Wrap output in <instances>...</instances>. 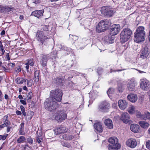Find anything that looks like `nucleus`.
Instances as JSON below:
<instances>
[{"label": "nucleus", "instance_id": "34", "mask_svg": "<svg viewBox=\"0 0 150 150\" xmlns=\"http://www.w3.org/2000/svg\"><path fill=\"white\" fill-rule=\"evenodd\" d=\"M25 138L23 136H20L17 139V142L18 143H23L25 142Z\"/></svg>", "mask_w": 150, "mask_h": 150}, {"label": "nucleus", "instance_id": "56", "mask_svg": "<svg viewBox=\"0 0 150 150\" xmlns=\"http://www.w3.org/2000/svg\"><path fill=\"white\" fill-rule=\"evenodd\" d=\"M125 70V69H118V70H114L113 69H111L110 70V73H112V72H116V71H121L122 70Z\"/></svg>", "mask_w": 150, "mask_h": 150}, {"label": "nucleus", "instance_id": "58", "mask_svg": "<svg viewBox=\"0 0 150 150\" xmlns=\"http://www.w3.org/2000/svg\"><path fill=\"white\" fill-rule=\"evenodd\" d=\"M3 95L2 94L1 91L0 90V100L1 101L3 99Z\"/></svg>", "mask_w": 150, "mask_h": 150}, {"label": "nucleus", "instance_id": "30", "mask_svg": "<svg viewBox=\"0 0 150 150\" xmlns=\"http://www.w3.org/2000/svg\"><path fill=\"white\" fill-rule=\"evenodd\" d=\"M147 119L150 120V113L149 112H145L142 117V120H145Z\"/></svg>", "mask_w": 150, "mask_h": 150}, {"label": "nucleus", "instance_id": "43", "mask_svg": "<svg viewBox=\"0 0 150 150\" xmlns=\"http://www.w3.org/2000/svg\"><path fill=\"white\" fill-rule=\"evenodd\" d=\"M33 95V93L32 92H29L27 95V97H28V102H29L30 101H30H28L29 100H30L32 98V96Z\"/></svg>", "mask_w": 150, "mask_h": 150}, {"label": "nucleus", "instance_id": "28", "mask_svg": "<svg viewBox=\"0 0 150 150\" xmlns=\"http://www.w3.org/2000/svg\"><path fill=\"white\" fill-rule=\"evenodd\" d=\"M138 85L136 80L134 78H132V91L134 90Z\"/></svg>", "mask_w": 150, "mask_h": 150}, {"label": "nucleus", "instance_id": "35", "mask_svg": "<svg viewBox=\"0 0 150 150\" xmlns=\"http://www.w3.org/2000/svg\"><path fill=\"white\" fill-rule=\"evenodd\" d=\"M21 146L22 150H31V149L30 147L27 144L21 145Z\"/></svg>", "mask_w": 150, "mask_h": 150}, {"label": "nucleus", "instance_id": "46", "mask_svg": "<svg viewBox=\"0 0 150 150\" xmlns=\"http://www.w3.org/2000/svg\"><path fill=\"white\" fill-rule=\"evenodd\" d=\"M42 141V139L41 136H38L37 137L36 139V142L39 143H40Z\"/></svg>", "mask_w": 150, "mask_h": 150}, {"label": "nucleus", "instance_id": "4", "mask_svg": "<svg viewBox=\"0 0 150 150\" xmlns=\"http://www.w3.org/2000/svg\"><path fill=\"white\" fill-rule=\"evenodd\" d=\"M56 102L51 98L47 99L44 103L45 108L50 111L55 110L58 107Z\"/></svg>", "mask_w": 150, "mask_h": 150}, {"label": "nucleus", "instance_id": "9", "mask_svg": "<svg viewBox=\"0 0 150 150\" xmlns=\"http://www.w3.org/2000/svg\"><path fill=\"white\" fill-rule=\"evenodd\" d=\"M67 117V115L62 111H58L55 119L58 122H62Z\"/></svg>", "mask_w": 150, "mask_h": 150}, {"label": "nucleus", "instance_id": "51", "mask_svg": "<svg viewBox=\"0 0 150 150\" xmlns=\"http://www.w3.org/2000/svg\"><path fill=\"white\" fill-rule=\"evenodd\" d=\"M118 88L120 92L122 91L123 89V87L121 84H119Z\"/></svg>", "mask_w": 150, "mask_h": 150}, {"label": "nucleus", "instance_id": "19", "mask_svg": "<svg viewBox=\"0 0 150 150\" xmlns=\"http://www.w3.org/2000/svg\"><path fill=\"white\" fill-rule=\"evenodd\" d=\"M139 124L142 128L146 129L150 125L147 122L144 121H140L139 122Z\"/></svg>", "mask_w": 150, "mask_h": 150}, {"label": "nucleus", "instance_id": "44", "mask_svg": "<svg viewBox=\"0 0 150 150\" xmlns=\"http://www.w3.org/2000/svg\"><path fill=\"white\" fill-rule=\"evenodd\" d=\"M126 144L129 147H131V139H129L127 141Z\"/></svg>", "mask_w": 150, "mask_h": 150}, {"label": "nucleus", "instance_id": "25", "mask_svg": "<svg viewBox=\"0 0 150 150\" xmlns=\"http://www.w3.org/2000/svg\"><path fill=\"white\" fill-rule=\"evenodd\" d=\"M40 72L39 71L36 70L34 72V81L38 82L39 81V79L40 77Z\"/></svg>", "mask_w": 150, "mask_h": 150}, {"label": "nucleus", "instance_id": "6", "mask_svg": "<svg viewBox=\"0 0 150 150\" xmlns=\"http://www.w3.org/2000/svg\"><path fill=\"white\" fill-rule=\"evenodd\" d=\"M50 98L56 101L60 102L63 95L62 91L59 88L51 91L50 92Z\"/></svg>", "mask_w": 150, "mask_h": 150}, {"label": "nucleus", "instance_id": "54", "mask_svg": "<svg viewBox=\"0 0 150 150\" xmlns=\"http://www.w3.org/2000/svg\"><path fill=\"white\" fill-rule=\"evenodd\" d=\"M8 136V134H5L3 135H0V137L1 138V139L2 140H4L6 139L7 137Z\"/></svg>", "mask_w": 150, "mask_h": 150}, {"label": "nucleus", "instance_id": "7", "mask_svg": "<svg viewBox=\"0 0 150 150\" xmlns=\"http://www.w3.org/2000/svg\"><path fill=\"white\" fill-rule=\"evenodd\" d=\"M131 30L128 28H125L121 32L120 34V39L122 43L128 41L130 37Z\"/></svg>", "mask_w": 150, "mask_h": 150}, {"label": "nucleus", "instance_id": "47", "mask_svg": "<svg viewBox=\"0 0 150 150\" xmlns=\"http://www.w3.org/2000/svg\"><path fill=\"white\" fill-rule=\"evenodd\" d=\"M59 46V48L62 50H64L66 51H67L68 50V48L64 45H60Z\"/></svg>", "mask_w": 150, "mask_h": 150}, {"label": "nucleus", "instance_id": "32", "mask_svg": "<svg viewBox=\"0 0 150 150\" xmlns=\"http://www.w3.org/2000/svg\"><path fill=\"white\" fill-rule=\"evenodd\" d=\"M24 125L23 122L21 123L20 124V127L19 131V134L20 135H23L25 134V133L24 132Z\"/></svg>", "mask_w": 150, "mask_h": 150}, {"label": "nucleus", "instance_id": "29", "mask_svg": "<svg viewBox=\"0 0 150 150\" xmlns=\"http://www.w3.org/2000/svg\"><path fill=\"white\" fill-rule=\"evenodd\" d=\"M89 97L90 98V100L89 101L90 104L92 103L93 101L94 100L95 98V94L93 92H91L89 93Z\"/></svg>", "mask_w": 150, "mask_h": 150}, {"label": "nucleus", "instance_id": "21", "mask_svg": "<svg viewBox=\"0 0 150 150\" xmlns=\"http://www.w3.org/2000/svg\"><path fill=\"white\" fill-rule=\"evenodd\" d=\"M111 35H110L105 36L103 38L104 41L109 44L113 43L114 42V40L113 38L111 36Z\"/></svg>", "mask_w": 150, "mask_h": 150}, {"label": "nucleus", "instance_id": "23", "mask_svg": "<svg viewBox=\"0 0 150 150\" xmlns=\"http://www.w3.org/2000/svg\"><path fill=\"white\" fill-rule=\"evenodd\" d=\"M140 130V127L139 125L136 124H132V132L138 133Z\"/></svg>", "mask_w": 150, "mask_h": 150}, {"label": "nucleus", "instance_id": "61", "mask_svg": "<svg viewBox=\"0 0 150 150\" xmlns=\"http://www.w3.org/2000/svg\"><path fill=\"white\" fill-rule=\"evenodd\" d=\"M127 99L129 101L131 102V94H129L127 97Z\"/></svg>", "mask_w": 150, "mask_h": 150}, {"label": "nucleus", "instance_id": "31", "mask_svg": "<svg viewBox=\"0 0 150 150\" xmlns=\"http://www.w3.org/2000/svg\"><path fill=\"white\" fill-rule=\"evenodd\" d=\"M63 79L59 77H57L54 78L53 79V82L57 84H59L62 82Z\"/></svg>", "mask_w": 150, "mask_h": 150}, {"label": "nucleus", "instance_id": "22", "mask_svg": "<svg viewBox=\"0 0 150 150\" xmlns=\"http://www.w3.org/2000/svg\"><path fill=\"white\" fill-rule=\"evenodd\" d=\"M149 55V52L148 49L146 47L144 48L142 51L141 54V57L142 58H146Z\"/></svg>", "mask_w": 150, "mask_h": 150}, {"label": "nucleus", "instance_id": "33", "mask_svg": "<svg viewBox=\"0 0 150 150\" xmlns=\"http://www.w3.org/2000/svg\"><path fill=\"white\" fill-rule=\"evenodd\" d=\"M16 83L19 84H22L23 82L26 81V79H25L23 78H18L16 80Z\"/></svg>", "mask_w": 150, "mask_h": 150}, {"label": "nucleus", "instance_id": "17", "mask_svg": "<svg viewBox=\"0 0 150 150\" xmlns=\"http://www.w3.org/2000/svg\"><path fill=\"white\" fill-rule=\"evenodd\" d=\"M118 105L121 109L124 110L127 106V103L125 100H120L118 102Z\"/></svg>", "mask_w": 150, "mask_h": 150}, {"label": "nucleus", "instance_id": "5", "mask_svg": "<svg viewBox=\"0 0 150 150\" xmlns=\"http://www.w3.org/2000/svg\"><path fill=\"white\" fill-rule=\"evenodd\" d=\"M118 139L116 138L111 137L109 139V144L108 146L109 150H117L121 147V145L118 143Z\"/></svg>", "mask_w": 150, "mask_h": 150}, {"label": "nucleus", "instance_id": "24", "mask_svg": "<svg viewBox=\"0 0 150 150\" xmlns=\"http://www.w3.org/2000/svg\"><path fill=\"white\" fill-rule=\"evenodd\" d=\"M48 57L47 55H44L40 61L41 65L44 67L46 66L47 62L48 59Z\"/></svg>", "mask_w": 150, "mask_h": 150}, {"label": "nucleus", "instance_id": "14", "mask_svg": "<svg viewBox=\"0 0 150 150\" xmlns=\"http://www.w3.org/2000/svg\"><path fill=\"white\" fill-rule=\"evenodd\" d=\"M43 10H36L32 13L31 15L38 18H40L43 16Z\"/></svg>", "mask_w": 150, "mask_h": 150}, {"label": "nucleus", "instance_id": "1", "mask_svg": "<svg viewBox=\"0 0 150 150\" xmlns=\"http://www.w3.org/2000/svg\"><path fill=\"white\" fill-rule=\"evenodd\" d=\"M49 26L47 25H42L40 30H38L36 34V39L42 47L43 45H46L47 42L50 38L48 32H45L43 31H47L49 30Z\"/></svg>", "mask_w": 150, "mask_h": 150}, {"label": "nucleus", "instance_id": "40", "mask_svg": "<svg viewBox=\"0 0 150 150\" xmlns=\"http://www.w3.org/2000/svg\"><path fill=\"white\" fill-rule=\"evenodd\" d=\"M137 145V142L135 139H132V148L135 147Z\"/></svg>", "mask_w": 150, "mask_h": 150}, {"label": "nucleus", "instance_id": "16", "mask_svg": "<svg viewBox=\"0 0 150 150\" xmlns=\"http://www.w3.org/2000/svg\"><path fill=\"white\" fill-rule=\"evenodd\" d=\"M94 127L95 129L98 132H102L103 128L101 122H98L95 123L94 125Z\"/></svg>", "mask_w": 150, "mask_h": 150}, {"label": "nucleus", "instance_id": "52", "mask_svg": "<svg viewBox=\"0 0 150 150\" xmlns=\"http://www.w3.org/2000/svg\"><path fill=\"white\" fill-rule=\"evenodd\" d=\"M15 71L16 72H19L21 71V69L20 66H18L15 69Z\"/></svg>", "mask_w": 150, "mask_h": 150}, {"label": "nucleus", "instance_id": "15", "mask_svg": "<svg viewBox=\"0 0 150 150\" xmlns=\"http://www.w3.org/2000/svg\"><path fill=\"white\" fill-rule=\"evenodd\" d=\"M104 123L106 127L110 129H112L113 128V125L112 120L110 118L106 119Z\"/></svg>", "mask_w": 150, "mask_h": 150}, {"label": "nucleus", "instance_id": "12", "mask_svg": "<svg viewBox=\"0 0 150 150\" xmlns=\"http://www.w3.org/2000/svg\"><path fill=\"white\" fill-rule=\"evenodd\" d=\"M140 87L143 90H148L150 87V82L146 79H144L141 83Z\"/></svg>", "mask_w": 150, "mask_h": 150}, {"label": "nucleus", "instance_id": "41", "mask_svg": "<svg viewBox=\"0 0 150 150\" xmlns=\"http://www.w3.org/2000/svg\"><path fill=\"white\" fill-rule=\"evenodd\" d=\"M27 142L30 145L33 144V139L30 137L28 138L27 139Z\"/></svg>", "mask_w": 150, "mask_h": 150}, {"label": "nucleus", "instance_id": "38", "mask_svg": "<svg viewBox=\"0 0 150 150\" xmlns=\"http://www.w3.org/2000/svg\"><path fill=\"white\" fill-rule=\"evenodd\" d=\"M137 99L138 97L136 94H132V103H134L136 102Z\"/></svg>", "mask_w": 150, "mask_h": 150}, {"label": "nucleus", "instance_id": "36", "mask_svg": "<svg viewBox=\"0 0 150 150\" xmlns=\"http://www.w3.org/2000/svg\"><path fill=\"white\" fill-rule=\"evenodd\" d=\"M33 115L34 112L30 110L27 112V117H28V119L30 120Z\"/></svg>", "mask_w": 150, "mask_h": 150}, {"label": "nucleus", "instance_id": "48", "mask_svg": "<svg viewBox=\"0 0 150 150\" xmlns=\"http://www.w3.org/2000/svg\"><path fill=\"white\" fill-rule=\"evenodd\" d=\"M62 146H65L67 147H69L70 146V145L69 144L67 143L62 142L61 143Z\"/></svg>", "mask_w": 150, "mask_h": 150}, {"label": "nucleus", "instance_id": "37", "mask_svg": "<svg viewBox=\"0 0 150 150\" xmlns=\"http://www.w3.org/2000/svg\"><path fill=\"white\" fill-rule=\"evenodd\" d=\"M78 39V37L77 36L73 35L71 34L69 35V40L71 41H75Z\"/></svg>", "mask_w": 150, "mask_h": 150}, {"label": "nucleus", "instance_id": "53", "mask_svg": "<svg viewBox=\"0 0 150 150\" xmlns=\"http://www.w3.org/2000/svg\"><path fill=\"white\" fill-rule=\"evenodd\" d=\"M7 64L9 67V69H10L11 68H12L15 66V64L14 63H10L8 64Z\"/></svg>", "mask_w": 150, "mask_h": 150}, {"label": "nucleus", "instance_id": "27", "mask_svg": "<svg viewBox=\"0 0 150 150\" xmlns=\"http://www.w3.org/2000/svg\"><path fill=\"white\" fill-rule=\"evenodd\" d=\"M57 132V134H60L62 133L66 132L67 130L66 128L64 127H58L55 130Z\"/></svg>", "mask_w": 150, "mask_h": 150}, {"label": "nucleus", "instance_id": "64", "mask_svg": "<svg viewBox=\"0 0 150 150\" xmlns=\"http://www.w3.org/2000/svg\"><path fill=\"white\" fill-rule=\"evenodd\" d=\"M20 108L22 112H23L25 111V108L23 105H21L20 106Z\"/></svg>", "mask_w": 150, "mask_h": 150}, {"label": "nucleus", "instance_id": "20", "mask_svg": "<svg viewBox=\"0 0 150 150\" xmlns=\"http://www.w3.org/2000/svg\"><path fill=\"white\" fill-rule=\"evenodd\" d=\"M135 108L134 106H132V114L134 113L135 114L136 116L138 118H140L141 120H142V117H143V114H142L141 112L138 110L135 111L134 109Z\"/></svg>", "mask_w": 150, "mask_h": 150}, {"label": "nucleus", "instance_id": "10", "mask_svg": "<svg viewBox=\"0 0 150 150\" xmlns=\"http://www.w3.org/2000/svg\"><path fill=\"white\" fill-rule=\"evenodd\" d=\"M110 103L108 101L104 100L99 105V110L102 112H106L110 108Z\"/></svg>", "mask_w": 150, "mask_h": 150}, {"label": "nucleus", "instance_id": "8", "mask_svg": "<svg viewBox=\"0 0 150 150\" xmlns=\"http://www.w3.org/2000/svg\"><path fill=\"white\" fill-rule=\"evenodd\" d=\"M100 11L102 14L109 17L111 16L114 13L113 9L108 6H103L101 8Z\"/></svg>", "mask_w": 150, "mask_h": 150}, {"label": "nucleus", "instance_id": "49", "mask_svg": "<svg viewBox=\"0 0 150 150\" xmlns=\"http://www.w3.org/2000/svg\"><path fill=\"white\" fill-rule=\"evenodd\" d=\"M146 146L147 149L150 150V140H148L146 142Z\"/></svg>", "mask_w": 150, "mask_h": 150}, {"label": "nucleus", "instance_id": "13", "mask_svg": "<svg viewBox=\"0 0 150 150\" xmlns=\"http://www.w3.org/2000/svg\"><path fill=\"white\" fill-rule=\"evenodd\" d=\"M129 115L126 112H124L122 114L120 119L122 120L123 122L127 123L129 121Z\"/></svg>", "mask_w": 150, "mask_h": 150}, {"label": "nucleus", "instance_id": "59", "mask_svg": "<svg viewBox=\"0 0 150 150\" xmlns=\"http://www.w3.org/2000/svg\"><path fill=\"white\" fill-rule=\"evenodd\" d=\"M41 2V0H34L33 2L35 4H37L40 3Z\"/></svg>", "mask_w": 150, "mask_h": 150}, {"label": "nucleus", "instance_id": "63", "mask_svg": "<svg viewBox=\"0 0 150 150\" xmlns=\"http://www.w3.org/2000/svg\"><path fill=\"white\" fill-rule=\"evenodd\" d=\"M20 102L23 105H26V102L25 100H21Z\"/></svg>", "mask_w": 150, "mask_h": 150}, {"label": "nucleus", "instance_id": "42", "mask_svg": "<svg viewBox=\"0 0 150 150\" xmlns=\"http://www.w3.org/2000/svg\"><path fill=\"white\" fill-rule=\"evenodd\" d=\"M27 63L30 66H33L34 65L33 59H30L29 60H28V62Z\"/></svg>", "mask_w": 150, "mask_h": 150}, {"label": "nucleus", "instance_id": "60", "mask_svg": "<svg viewBox=\"0 0 150 150\" xmlns=\"http://www.w3.org/2000/svg\"><path fill=\"white\" fill-rule=\"evenodd\" d=\"M111 88H109L108 90L107 91V93L109 96H110L109 94L112 93V92L111 91Z\"/></svg>", "mask_w": 150, "mask_h": 150}, {"label": "nucleus", "instance_id": "62", "mask_svg": "<svg viewBox=\"0 0 150 150\" xmlns=\"http://www.w3.org/2000/svg\"><path fill=\"white\" fill-rule=\"evenodd\" d=\"M6 67H5L4 66H3V69L4 70V71L5 72H8V70H9V69L6 66Z\"/></svg>", "mask_w": 150, "mask_h": 150}, {"label": "nucleus", "instance_id": "55", "mask_svg": "<svg viewBox=\"0 0 150 150\" xmlns=\"http://www.w3.org/2000/svg\"><path fill=\"white\" fill-rule=\"evenodd\" d=\"M4 124H5L6 126H7L9 125H10V122H9L8 120L6 119L4 121Z\"/></svg>", "mask_w": 150, "mask_h": 150}, {"label": "nucleus", "instance_id": "45", "mask_svg": "<svg viewBox=\"0 0 150 150\" xmlns=\"http://www.w3.org/2000/svg\"><path fill=\"white\" fill-rule=\"evenodd\" d=\"M0 51H1L0 53L1 55H3L4 54L5 51L3 45L1 46L0 45Z\"/></svg>", "mask_w": 150, "mask_h": 150}, {"label": "nucleus", "instance_id": "39", "mask_svg": "<svg viewBox=\"0 0 150 150\" xmlns=\"http://www.w3.org/2000/svg\"><path fill=\"white\" fill-rule=\"evenodd\" d=\"M13 9L12 8L9 7H6L4 6V13H7L11 11Z\"/></svg>", "mask_w": 150, "mask_h": 150}, {"label": "nucleus", "instance_id": "18", "mask_svg": "<svg viewBox=\"0 0 150 150\" xmlns=\"http://www.w3.org/2000/svg\"><path fill=\"white\" fill-rule=\"evenodd\" d=\"M86 41V39L85 38L79 40L78 42L76 43V46L80 48H81L84 46L85 45V42Z\"/></svg>", "mask_w": 150, "mask_h": 150}, {"label": "nucleus", "instance_id": "57", "mask_svg": "<svg viewBox=\"0 0 150 150\" xmlns=\"http://www.w3.org/2000/svg\"><path fill=\"white\" fill-rule=\"evenodd\" d=\"M4 6L0 5V13H4Z\"/></svg>", "mask_w": 150, "mask_h": 150}, {"label": "nucleus", "instance_id": "11", "mask_svg": "<svg viewBox=\"0 0 150 150\" xmlns=\"http://www.w3.org/2000/svg\"><path fill=\"white\" fill-rule=\"evenodd\" d=\"M120 29V27L119 25L114 24L110 28V34L111 35H114L117 34L119 31Z\"/></svg>", "mask_w": 150, "mask_h": 150}, {"label": "nucleus", "instance_id": "26", "mask_svg": "<svg viewBox=\"0 0 150 150\" xmlns=\"http://www.w3.org/2000/svg\"><path fill=\"white\" fill-rule=\"evenodd\" d=\"M62 137L64 139L66 140H71L74 137V136L69 134H64L63 135Z\"/></svg>", "mask_w": 150, "mask_h": 150}, {"label": "nucleus", "instance_id": "2", "mask_svg": "<svg viewBox=\"0 0 150 150\" xmlns=\"http://www.w3.org/2000/svg\"><path fill=\"white\" fill-rule=\"evenodd\" d=\"M144 29V27L143 26H140L137 28L134 33V40L135 42H139L144 41L145 34Z\"/></svg>", "mask_w": 150, "mask_h": 150}, {"label": "nucleus", "instance_id": "50", "mask_svg": "<svg viewBox=\"0 0 150 150\" xmlns=\"http://www.w3.org/2000/svg\"><path fill=\"white\" fill-rule=\"evenodd\" d=\"M26 81H27V85L28 86L30 87L32 85V81L31 80H28L26 79Z\"/></svg>", "mask_w": 150, "mask_h": 150}, {"label": "nucleus", "instance_id": "3", "mask_svg": "<svg viewBox=\"0 0 150 150\" xmlns=\"http://www.w3.org/2000/svg\"><path fill=\"white\" fill-rule=\"evenodd\" d=\"M111 25V23L110 20H102L96 26V31L99 33L103 32L108 28Z\"/></svg>", "mask_w": 150, "mask_h": 150}]
</instances>
